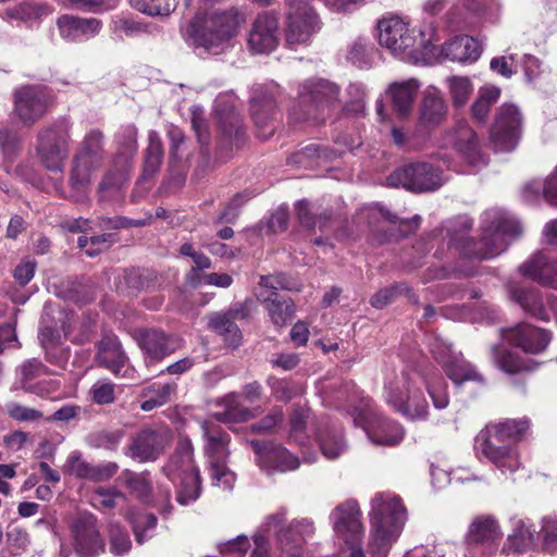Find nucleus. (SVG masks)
<instances>
[{
  "mask_svg": "<svg viewBox=\"0 0 557 557\" xmlns=\"http://www.w3.org/2000/svg\"><path fill=\"white\" fill-rule=\"evenodd\" d=\"M503 536L500 525L492 516H479L472 520L467 533L469 544L492 545Z\"/></svg>",
  "mask_w": 557,
  "mask_h": 557,
  "instance_id": "obj_36",
  "label": "nucleus"
},
{
  "mask_svg": "<svg viewBox=\"0 0 557 557\" xmlns=\"http://www.w3.org/2000/svg\"><path fill=\"white\" fill-rule=\"evenodd\" d=\"M372 48L369 47V45L362 40L358 39L354 41L347 52V59L355 65L361 67L363 65H367L369 62L368 55L369 51Z\"/></svg>",
  "mask_w": 557,
  "mask_h": 557,
  "instance_id": "obj_61",
  "label": "nucleus"
},
{
  "mask_svg": "<svg viewBox=\"0 0 557 557\" xmlns=\"http://www.w3.org/2000/svg\"><path fill=\"white\" fill-rule=\"evenodd\" d=\"M278 88L276 86H255L250 97V113L255 124L260 131L262 137H268L273 133L272 122L277 114L276 95Z\"/></svg>",
  "mask_w": 557,
  "mask_h": 557,
  "instance_id": "obj_23",
  "label": "nucleus"
},
{
  "mask_svg": "<svg viewBox=\"0 0 557 557\" xmlns=\"http://www.w3.org/2000/svg\"><path fill=\"white\" fill-rule=\"evenodd\" d=\"M405 292H409V288L404 284L383 288L372 296L371 305L374 308L382 309L394 301L397 295Z\"/></svg>",
  "mask_w": 557,
  "mask_h": 557,
  "instance_id": "obj_60",
  "label": "nucleus"
},
{
  "mask_svg": "<svg viewBox=\"0 0 557 557\" xmlns=\"http://www.w3.org/2000/svg\"><path fill=\"white\" fill-rule=\"evenodd\" d=\"M286 44L290 48L309 44L321 28V21L310 0H286Z\"/></svg>",
  "mask_w": 557,
  "mask_h": 557,
  "instance_id": "obj_10",
  "label": "nucleus"
},
{
  "mask_svg": "<svg viewBox=\"0 0 557 557\" xmlns=\"http://www.w3.org/2000/svg\"><path fill=\"white\" fill-rule=\"evenodd\" d=\"M388 184L423 193L433 191L444 184L443 171L430 162H418L397 169L388 176Z\"/></svg>",
  "mask_w": 557,
  "mask_h": 557,
  "instance_id": "obj_14",
  "label": "nucleus"
},
{
  "mask_svg": "<svg viewBox=\"0 0 557 557\" xmlns=\"http://www.w3.org/2000/svg\"><path fill=\"white\" fill-rule=\"evenodd\" d=\"M484 228L474 257L491 259L505 251L509 243L520 236L522 227L513 218L502 210H490L484 213Z\"/></svg>",
  "mask_w": 557,
  "mask_h": 557,
  "instance_id": "obj_7",
  "label": "nucleus"
},
{
  "mask_svg": "<svg viewBox=\"0 0 557 557\" xmlns=\"http://www.w3.org/2000/svg\"><path fill=\"white\" fill-rule=\"evenodd\" d=\"M115 385L109 381H97L90 388L92 400L98 405L111 404L115 399Z\"/></svg>",
  "mask_w": 557,
  "mask_h": 557,
  "instance_id": "obj_59",
  "label": "nucleus"
},
{
  "mask_svg": "<svg viewBox=\"0 0 557 557\" xmlns=\"http://www.w3.org/2000/svg\"><path fill=\"white\" fill-rule=\"evenodd\" d=\"M296 213L301 225L308 228L318 226L321 231L326 230L331 219V215L326 212L318 214V210L306 200L296 203Z\"/></svg>",
  "mask_w": 557,
  "mask_h": 557,
  "instance_id": "obj_45",
  "label": "nucleus"
},
{
  "mask_svg": "<svg viewBox=\"0 0 557 557\" xmlns=\"http://www.w3.org/2000/svg\"><path fill=\"white\" fill-rule=\"evenodd\" d=\"M480 42L469 36H458L442 47L443 58L460 63H472L481 55Z\"/></svg>",
  "mask_w": 557,
  "mask_h": 557,
  "instance_id": "obj_35",
  "label": "nucleus"
},
{
  "mask_svg": "<svg viewBox=\"0 0 557 557\" xmlns=\"http://www.w3.org/2000/svg\"><path fill=\"white\" fill-rule=\"evenodd\" d=\"M249 444L257 456V462L263 469L285 472L295 470L299 466L298 458L281 445L257 440L250 441Z\"/></svg>",
  "mask_w": 557,
  "mask_h": 557,
  "instance_id": "obj_26",
  "label": "nucleus"
},
{
  "mask_svg": "<svg viewBox=\"0 0 557 557\" xmlns=\"http://www.w3.org/2000/svg\"><path fill=\"white\" fill-rule=\"evenodd\" d=\"M503 338L529 354L543 351L550 341L545 330L527 323L503 331Z\"/></svg>",
  "mask_w": 557,
  "mask_h": 557,
  "instance_id": "obj_27",
  "label": "nucleus"
},
{
  "mask_svg": "<svg viewBox=\"0 0 557 557\" xmlns=\"http://www.w3.org/2000/svg\"><path fill=\"white\" fill-rule=\"evenodd\" d=\"M493 358L495 364L507 373H517L527 369L525 364L511 351L494 346Z\"/></svg>",
  "mask_w": 557,
  "mask_h": 557,
  "instance_id": "obj_52",
  "label": "nucleus"
},
{
  "mask_svg": "<svg viewBox=\"0 0 557 557\" xmlns=\"http://www.w3.org/2000/svg\"><path fill=\"white\" fill-rule=\"evenodd\" d=\"M499 96L500 89L496 86L480 88L479 96L471 108L473 119L480 123L485 122L492 106L497 102Z\"/></svg>",
  "mask_w": 557,
  "mask_h": 557,
  "instance_id": "obj_44",
  "label": "nucleus"
},
{
  "mask_svg": "<svg viewBox=\"0 0 557 557\" xmlns=\"http://www.w3.org/2000/svg\"><path fill=\"white\" fill-rule=\"evenodd\" d=\"M522 129V115L517 106L504 103L497 111L490 131L496 150L511 151L516 148Z\"/></svg>",
  "mask_w": 557,
  "mask_h": 557,
  "instance_id": "obj_18",
  "label": "nucleus"
},
{
  "mask_svg": "<svg viewBox=\"0 0 557 557\" xmlns=\"http://www.w3.org/2000/svg\"><path fill=\"white\" fill-rule=\"evenodd\" d=\"M172 432L165 426H148L139 431L128 446V455L140 462L157 460L172 443Z\"/></svg>",
  "mask_w": 557,
  "mask_h": 557,
  "instance_id": "obj_20",
  "label": "nucleus"
},
{
  "mask_svg": "<svg viewBox=\"0 0 557 557\" xmlns=\"http://www.w3.org/2000/svg\"><path fill=\"white\" fill-rule=\"evenodd\" d=\"M8 414L16 421H37L42 418V413L34 408H29L17 403L8 405Z\"/></svg>",
  "mask_w": 557,
  "mask_h": 557,
  "instance_id": "obj_62",
  "label": "nucleus"
},
{
  "mask_svg": "<svg viewBox=\"0 0 557 557\" xmlns=\"http://www.w3.org/2000/svg\"><path fill=\"white\" fill-rule=\"evenodd\" d=\"M162 471L171 481L178 480L176 500L180 505L187 506L199 498L201 493L200 472L194 461V447L189 438H180Z\"/></svg>",
  "mask_w": 557,
  "mask_h": 557,
  "instance_id": "obj_6",
  "label": "nucleus"
},
{
  "mask_svg": "<svg viewBox=\"0 0 557 557\" xmlns=\"http://www.w3.org/2000/svg\"><path fill=\"white\" fill-rule=\"evenodd\" d=\"M454 106L463 107L473 91V85L468 77L453 76L447 78Z\"/></svg>",
  "mask_w": 557,
  "mask_h": 557,
  "instance_id": "obj_50",
  "label": "nucleus"
},
{
  "mask_svg": "<svg viewBox=\"0 0 557 557\" xmlns=\"http://www.w3.org/2000/svg\"><path fill=\"white\" fill-rule=\"evenodd\" d=\"M176 392V384L174 383H153L143 388L141 397L144 398L140 408L144 411H151L161 407L171 400V397Z\"/></svg>",
  "mask_w": 557,
  "mask_h": 557,
  "instance_id": "obj_41",
  "label": "nucleus"
},
{
  "mask_svg": "<svg viewBox=\"0 0 557 557\" xmlns=\"http://www.w3.org/2000/svg\"><path fill=\"white\" fill-rule=\"evenodd\" d=\"M446 115V103L436 90L424 95L420 109V123L424 126L438 125Z\"/></svg>",
  "mask_w": 557,
  "mask_h": 557,
  "instance_id": "obj_39",
  "label": "nucleus"
},
{
  "mask_svg": "<svg viewBox=\"0 0 557 557\" xmlns=\"http://www.w3.org/2000/svg\"><path fill=\"white\" fill-rule=\"evenodd\" d=\"M72 546L78 557H97L104 552L98 520L90 512H79L70 522Z\"/></svg>",
  "mask_w": 557,
  "mask_h": 557,
  "instance_id": "obj_16",
  "label": "nucleus"
},
{
  "mask_svg": "<svg viewBox=\"0 0 557 557\" xmlns=\"http://www.w3.org/2000/svg\"><path fill=\"white\" fill-rule=\"evenodd\" d=\"M268 314L278 327L285 325L294 314V302L290 298L283 297L277 293H272L264 299Z\"/></svg>",
  "mask_w": 557,
  "mask_h": 557,
  "instance_id": "obj_42",
  "label": "nucleus"
},
{
  "mask_svg": "<svg viewBox=\"0 0 557 557\" xmlns=\"http://www.w3.org/2000/svg\"><path fill=\"white\" fill-rule=\"evenodd\" d=\"M249 444L257 456V462L263 469L285 472L295 470L299 466L298 458L281 445L257 440L250 441Z\"/></svg>",
  "mask_w": 557,
  "mask_h": 557,
  "instance_id": "obj_25",
  "label": "nucleus"
},
{
  "mask_svg": "<svg viewBox=\"0 0 557 557\" xmlns=\"http://www.w3.org/2000/svg\"><path fill=\"white\" fill-rule=\"evenodd\" d=\"M331 519L337 536L350 549L349 557H366L361 547L363 527L358 504L350 500L337 506L333 510Z\"/></svg>",
  "mask_w": 557,
  "mask_h": 557,
  "instance_id": "obj_15",
  "label": "nucleus"
},
{
  "mask_svg": "<svg viewBox=\"0 0 557 557\" xmlns=\"http://www.w3.org/2000/svg\"><path fill=\"white\" fill-rule=\"evenodd\" d=\"M163 158V147L160 137L156 132L149 134V146L146 150L144 171L152 175L159 169Z\"/></svg>",
  "mask_w": 557,
  "mask_h": 557,
  "instance_id": "obj_51",
  "label": "nucleus"
},
{
  "mask_svg": "<svg viewBox=\"0 0 557 557\" xmlns=\"http://www.w3.org/2000/svg\"><path fill=\"white\" fill-rule=\"evenodd\" d=\"M110 550L114 555H123L131 549L127 532L117 523L111 521L108 525Z\"/></svg>",
  "mask_w": 557,
  "mask_h": 557,
  "instance_id": "obj_53",
  "label": "nucleus"
},
{
  "mask_svg": "<svg viewBox=\"0 0 557 557\" xmlns=\"http://www.w3.org/2000/svg\"><path fill=\"white\" fill-rule=\"evenodd\" d=\"M121 478L129 492L137 498L145 499L150 495L152 485L148 472L137 473L124 470Z\"/></svg>",
  "mask_w": 557,
  "mask_h": 557,
  "instance_id": "obj_47",
  "label": "nucleus"
},
{
  "mask_svg": "<svg viewBox=\"0 0 557 557\" xmlns=\"http://www.w3.org/2000/svg\"><path fill=\"white\" fill-rule=\"evenodd\" d=\"M201 430L205 440L203 451L208 458L212 484L224 490H232L236 476L226 466L230 455V434L211 420L202 421Z\"/></svg>",
  "mask_w": 557,
  "mask_h": 557,
  "instance_id": "obj_8",
  "label": "nucleus"
},
{
  "mask_svg": "<svg viewBox=\"0 0 557 557\" xmlns=\"http://www.w3.org/2000/svg\"><path fill=\"white\" fill-rule=\"evenodd\" d=\"M432 354L456 386L466 382L483 383L482 374L463 358L461 352H456L451 345L442 339H436L432 345Z\"/></svg>",
  "mask_w": 557,
  "mask_h": 557,
  "instance_id": "obj_19",
  "label": "nucleus"
},
{
  "mask_svg": "<svg viewBox=\"0 0 557 557\" xmlns=\"http://www.w3.org/2000/svg\"><path fill=\"white\" fill-rule=\"evenodd\" d=\"M278 23L274 15L264 13L258 15L248 37V46L255 53H269L277 44Z\"/></svg>",
  "mask_w": 557,
  "mask_h": 557,
  "instance_id": "obj_28",
  "label": "nucleus"
},
{
  "mask_svg": "<svg viewBox=\"0 0 557 557\" xmlns=\"http://www.w3.org/2000/svg\"><path fill=\"white\" fill-rule=\"evenodd\" d=\"M312 532L313 525L308 520L296 521L282 528L277 534L281 557H300L302 543L306 536L311 535Z\"/></svg>",
  "mask_w": 557,
  "mask_h": 557,
  "instance_id": "obj_30",
  "label": "nucleus"
},
{
  "mask_svg": "<svg viewBox=\"0 0 557 557\" xmlns=\"http://www.w3.org/2000/svg\"><path fill=\"white\" fill-rule=\"evenodd\" d=\"M401 498L391 492L376 493L371 499L368 552L371 557H386L407 521Z\"/></svg>",
  "mask_w": 557,
  "mask_h": 557,
  "instance_id": "obj_3",
  "label": "nucleus"
},
{
  "mask_svg": "<svg viewBox=\"0 0 557 557\" xmlns=\"http://www.w3.org/2000/svg\"><path fill=\"white\" fill-rule=\"evenodd\" d=\"M239 315L244 317V313L238 310H231L226 313H213L209 318V327L224 336L228 345L237 347L242 339V334L234 321Z\"/></svg>",
  "mask_w": 557,
  "mask_h": 557,
  "instance_id": "obj_37",
  "label": "nucleus"
},
{
  "mask_svg": "<svg viewBox=\"0 0 557 557\" xmlns=\"http://www.w3.org/2000/svg\"><path fill=\"white\" fill-rule=\"evenodd\" d=\"M508 294L509 298L530 315L543 321L554 319L557 322L556 296L548 294L544 302L543 296L539 289L518 284L510 285L508 287Z\"/></svg>",
  "mask_w": 557,
  "mask_h": 557,
  "instance_id": "obj_21",
  "label": "nucleus"
},
{
  "mask_svg": "<svg viewBox=\"0 0 557 557\" xmlns=\"http://www.w3.org/2000/svg\"><path fill=\"white\" fill-rule=\"evenodd\" d=\"M57 25L60 35L67 41H81L89 39L100 30L101 23L96 18H81L72 15H62Z\"/></svg>",
  "mask_w": 557,
  "mask_h": 557,
  "instance_id": "obj_32",
  "label": "nucleus"
},
{
  "mask_svg": "<svg viewBox=\"0 0 557 557\" xmlns=\"http://www.w3.org/2000/svg\"><path fill=\"white\" fill-rule=\"evenodd\" d=\"M92 499L96 506L112 509L120 500H125V495L114 487H98Z\"/></svg>",
  "mask_w": 557,
  "mask_h": 557,
  "instance_id": "obj_56",
  "label": "nucleus"
},
{
  "mask_svg": "<svg viewBox=\"0 0 557 557\" xmlns=\"http://www.w3.org/2000/svg\"><path fill=\"white\" fill-rule=\"evenodd\" d=\"M37 153L50 171H61L70 151V125L58 122L41 128L37 136Z\"/></svg>",
  "mask_w": 557,
  "mask_h": 557,
  "instance_id": "obj_12",
  "label": "nucleus"
},
{
  "mask_svg": "<svg viewBox=\"0 0 557 557\" xmlns=\"http://www.w3.org/2000/svg\"><path fill=\"white\" fill-rule=\"evenodd\" d=\"M529 428L528 420H505L486 425L475 436L478 456L497 467L503 473H512L520 467L517 443Z\"/></svg>",
  "mask_w": 557,
  "mask_h": 557,
  "instance_id": "obj_2",
  "label": "nucleus"
},
{
  "mask_svg": "<svg viewBox=\"0 0 557 557\" xmlns=\"http://www.w3.org/2000/svg\"><path fill=\"white\" fill-rule=\"evenodd\" d=\"M103 162V135L99 131H90L81 143L78 152L73 160L70 185L75 191L73 197L83 198L91 184L92 176Z\"/></svg>",
  "mask_w": 557,
  "mask_h": 557,
  "instance_id": "obj_9",
  "label": "nucleus"
},
{
  "mask_svg": "<svg viewBox=\"0 0 557 557\" xmlns=\"http://www.w3.org/2000/svg\"><path fill=\"white\" fill-rule=\"evenodd\" d=\"M354 422L360 425L374 445L394 446L401 442L405 432L400 424L384 418L370 400L355 410Z\"/></svg>",
  "mask_w": 557,
  "mask_h": 557,
  "instance_id": "obj_11",
  "label": "nucleus"
},
{
  "mask_svg": "<svg viewBox=\"0 0 557 557\" xmlns=\"http://www.w3.org/2000/svg\"><path fill=\"white\" fill-rule=\"evenodd\" d=\"M21 373L23 376L24 387L26 389H29V387H27L26 384L33 379L47 374L48 369L39 360L30 359L21 366Z\"/></svg>",
  "mask_w": 557,
  "mask_h": 557,
  "instance_id": "obj_63",
  "label": "nucleus"
},
{
  "mask_svg": "<svg viewBox=\"0 0 557 557\" xmlns=\"http://www.w3.org/2000/svg\"><path fill=\"white\" fill-rule=\"evenodd\" d=\"M111 29L119 36H135L137 34L146 32L145 26L132 18L125 16H115L111 22Z\"/></svg>",
  "mask_w": 557,
  "mask_h": 557,
  "instance_id": "obj_57",
  "label": "nucleus"
},
{
  "mask_svg": "<svg viewBox=\"0 0 557 557\" xmlns=\"http://www.w3.org/2000/svg\"><path fill=\"white\" fill-rule=\"evenodd\" d=\"M487 3L488 0H457L453 14L457 15L458 23L472 26L475 24L473 17L480 15Z\"/></svg>",
  "mask_w": 557,
  "mask_h": 557,
  "instance_id": "obj_48",
  "label": "nucleus"
},
{
  "mask_svg": "<svg viewBox=\"0 0 557 557\" xmlns=\"http://www.w3.org/2000/svg\"><path fill=\"white\" fill-rule=\"evenodd\" d=\"M51 12V9L46 4L21 3L12 9H9L7 14L11 18L23 21L28 25H34L50 15Z\"/></svg>",
  "mask_w": 557,
  "mask_h": 557,
  "instance_id": "obj_43",
  "label": "nucleus"
},
{
  "mask_svg": "<svg viewBox=\"0 0 557 557\" xmlns=\"http://www.w3.org/2000/svg\"><path fill=\"white\" fill-rule=\"evenodd\" d=\"M539 536L542 540L544 550H557V518L552 516L544 517L541 521Z\"/></svg>",
  "mask_w": 557,
  "mask_h": 557,
  "instance_id": "obj_54",
  "label": "nucleus"
},
{
  "mask_svg": "<svg viewBox=\"0 0 557 557\" xmlns=\"http://www.w3.org/2000/svg\"><path fill=\"white\" fill-rule=\"evenodd\" d=\"M127 520L132 524L135 539L139 544H143L148 537H151V532L157 527L156 516L148 512L131 510L127 513Z\"/></svg>",
  "mask_w": 557,
  "mask_h": 557,
  "instance_id": "obj_46",
  "label": "nucleus"
},
{
  "mask_svg": "<svg viewBox=\"0 0 557 557\" xmlns=\"http://www.w3.org/2000/svg\"><path fill=\"white\" fill-rule=\"evenodd\" d=\"M97 360L99 364L114 374H119L127 362V356L122 349L119 338L113 334H106L98 343Z\"/></svg>",
  "mask_w": 557,
  "mask_h": 557,
  "instance_id": "obj_34",
  "label": "nucleus"
},
{
  "mask_svg": "<svg viewBox=\"0 0 557 557\" xmlns=\"http://www.w3.org/2000/svg\"><path fill=\"white\" fill-rule=\"evenodd\" d=\"M243 22L244 16L236 8L211 9L195 15L188 33L196 46L218 54L231 46Z\"/></svg>",
  "mask_w": 557,
  "mask_h": 557,
  "instance_id": "obj_4",
  "label": "nucleus"
},
{
  "mask_svg": "<svg viewBox=\"0 0 557 557\" xmlns=\"http://www.w3.org/2000/svg\"><path fill=\"white\" fill-rule=\"evenodd\" d=\"M134 339L140 348L147 367L162 361L180 346L173 336L159 329H143L134 333Z\"/></svg>",
  "mask_w": 557,
  "mask_h": 557,
  "instance_id": "obj_22",
  "label": "nucleus"
},
{
  "mask_svg": "<svg viewBox=\"0 0 557 557\" xmlns=\"http://www.w3.org/2000/svg\"><path fill=\"white\" fill-rule=\"evenodd\" d=\"M90 465L91 463L83 459L82 455L78 451H73L67 457V460L63 467V471L76 478L87 480L90 470Z\"/></svg>",
  "mask_w": 557,
  "mask_h": 557,
  "instance_id": "obj_58",
  "label": "nucleus"
},
{
  "mask_svg": "<svg viewBox=\"0 0 557 557\" xmlns=\"http://www.w3.org/2000/svg\"><path fill=\"white\" fill-rule=\"evenodd\" d=\"M535 531L522 519L512 521V532L508 535L506 548L513 553H523L533 548Z\"/></svg>",
  "mask_w": 557,
  "mask_h": 557,
  "instance_id": "obj_40",
  "label": "nucleus"
},
{
  "mask_svg": "<svg viewBox=\"0 0 557 557\" xmlns=\"http://www.w3.org/2000/svg\"><path fill=\"white\" fill-rule=\"evenodd\" d=\"M52 101L53 96L48 87L22 86L14 91V112L23 124L32 126L47 113Z\"/></svg>",
  "mask_w": 557,
  "mask_h": 557,
  "instance_id": "obj_17",
  "label": "nucleus"
},
{
  "mask_svg": "<svg viewBox=\"0 0 557 557\" xmlns=\"http://www.w3.org/2000/svg\"><path fill=\"white\" fill-rule=\"evenodd\" d=\"M218 410L212 417L223 423L244 422L255 417V413L242 403L238 393H228L214 400Z\"/></svg>",
  "mask_w": 557,
  "mask_h": 557,
  "instance_id": "obj_33",
  "label": "nucleus"
},
{
  "mask_svg": "<svg viewBox=\"0 0 557 557\" xmlns=\"http://www.w3.org/2000/svg\"><path fill=\"white\" fill-rule=\"evenodd\" d=\"M177 3L178 0H131L134 9L150 16H169Z\"/></svg>",
  "mask_w": 557,
  "mask_h": 557,
  "instance_id": "obj_49",
  "label": "nucleus"
},
{
  "mask_svg": "<svg viewBox=\"0 0 557 557\" xmlns=\"http://www.w3.org/2000/svg\"><path fill=\"white\" fill-rule=\"evenodd\" d=\"M419 88V82L413 78L400 83H393L389 86L388 94L397 113L406 115L410 112L413 99Z\"/></svg>",
  "mask_w": 557,
  "mask_h": 557,
  "instance_id": "obj_38",
  "label": "nucleus"
},
{
  "mask_svg": "<svg viewBox=\"0 0 557 557\" xmlns=\"http://www.w3.org/2000/svg\"><path fill=\"white\" fill-rule=\"evenodd\" d=\"M524 277L557 289V259L539 251L532 255L519 267Z\"/></svg>",
  "mask_w": 557,
  "mask_h": 557,
  "instance_id": "obj_29",
  "label": "nucleus"
},
{
  "mask_svg": "<svg viewBox=\"0 0 557 557\" xmlns=\"http://www.w3.org/2000/svg\"><path fill=\"white\" fill-rule=\"evenodd\" d=\"M120 153L127 160L137 150V129L134 125L123 126L116 134Z\"/></svg>",
  "mask_w": 557,
  "mask_h": 557,
  "instance_id": "obj_55",
  "label": "nucleus"
},
{
  "mask_svg": "<svg viewBox=\"0 0 557 557\" xmlns=\"http://www.w3.org/2000/svg\"><path fill=\"white\" fill-rule=\"evenodd\" d=\"M376 29L380 45L400 59H411L416 52L426 49L434 36L432 25L411 28L406 20L392 14L380 18Z\"/></svg>",
  "mask_w": 557,
  "mask_h": 557,
  "instance_id": "obj_5",
  "label": "nucleus"
},
{
  "mask_svg": "<svg viewBox=\"0 0 557 557\" xmlns=\"http://www.w3.org/2000/svg\"><path fill=\"white\" fill-rule=\"evenodd\" d=\"M321 453L329 460L337 459L347 448L342 430L329 419H322L315 430Z\"/></svg>",
  "mask_w": 557,
  "mask_h": 557,
  "instance_id": "obj_31",
  "label": "nucleus"
},
{
  "mask_svg": "<svg viewBox=\"0 0 557 557\" xmlns=\"http://www.w3.org/2000/svg\"><path fill=\"white\" fill-rule=\"evenodd\" d=\"M422 381L436 409H444L449 404L447 383L440 375H421L417 371L403 372L385 386V397L397 411L411 420L425 419L429 413V403L418 382Z\"/></svg>",
  "mask_w": 557,
  "mask_h": 557,
  "instance_id": "obj_1",
  "label": "nucleus"
},
{
  "mask_svg": "<svg viewBox=\"0 0 557 557\" xmlns=\"http://www.w3.org/2000/svg\"><path fill=\"white\" fill-rule=\"evenodd\" d=\"M447 144L456 149L472 166L487 164V157L481 151L476 133L467 121H458L447 134Z\"/></svg>",
  "mask_w": 557,
  "mask_h": 557,
  "instance_id": "obj_24",
  "label": "nucleus"
},
{
  "mask_svg": "<svg viewBox=\"0 0 557 557\" xmlns=\"http://www.w3.org/2000/svg\"><path fill=\"white\" fill-rule=\"evenodd\" d=\"M302 106L308 107L299 120L318 119L339 100V87L324 78L305 81L298 90Z\"/></svg>",
  "mask_w": 557,
  "mask_h": 557,
  "instance_id": "obj_13",
  "label": "nucleus"
},
{
  "mask_svg": "<svg viewBox=\"0 0 557 557\" xmlns=\"http://www.w3.org/2000/svg\"><path fill=\"white\" fill-rule=\"evenodd\" d=\"M117 471V465L114 462H106L100 465H90L87 480L95 482H103L111 479Z\"/></svg>",
  "mask_w": 557,
  "mask_h": 557,
  "instance_id": "obj_64",
  "label": "nucleus"
}]
</instances>
